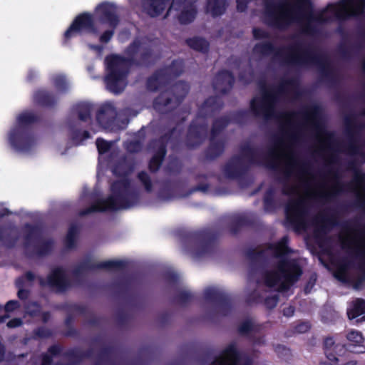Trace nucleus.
I'll return each instance as SVG.
<instances>
[{
  "mask_svg": "<svg viewBox=\"0 0 365 365\" xmlns=\"http://www.w3.org/2000/svg\"><path fill=\"white\" fill-rule=\"evenodd\" d=\"M250 0H237V9L245 11ZM365 15V0H340L325 9L313 12L309 0H287L274 9L269 23L278 28L297 24L304 33L312 34L315 26L334 19Z\"/></svg>",
  "mask_w": 365,
  "mask_h": 365,
  "instance_id": "nucleus-1",
  "label": "nucleus"
},
{
  "mask_svg": "<svg viewBox=\"0 0 365 365\" xmlns=\"http://www.w3.org/2000/svg\"><path fill=\"white\" fill-rule=\"evenodd\" d=\"M269 158L268 164L270 166L282 167L288 176L295 177L300 185L307 187L304 195L300 193L299 187H294L293 192L297 193V197L290 200L286 208V216L289 222L299 229L306 230L307 227L306 198L324 197L328 195L337 193L340 191V188L336 187L327 193L324 188L316 190L310 187L309 173L299 160L291 143L279 142L271 150ZM337 187L339 185H337Z\"/></svg>",
  "mask_w": 365,
  "mask_h": 365,
  "instance_id": "nucleus-2",
  "label": "nucleus"
},
{
  "mask_svg": "<svg viewBox=\"0 0 365 365\" xmlns=\"http://www.w3.org/2000/svg\"><path fill=\"white\" fill-rule=\"evenodd\" d=\"M130 171L125 162L118 165L113 172L120 179L112 185L110 197L107 200L96 201L88 209L83 210L81 215L126 209L135 205L138 200V194L128 178Z\"/></svg>",
  "mask_w": 365,
  "mask_h": 365,
  "instance_id": "nucleus-3",
  "label": "nucleus"
},
{
  "mask_svg": "<svg viewBox=\"0 0 365 365\" xmlns=\"http://www.w3.org/2000/svg\"><path fill=\"white\" fill-rule=\"evenodd\" d=\"M287 237L269 247L271 252L277 257L278 264L267 271L263 277V282L276 291L287 290L301 275V269L294 258H291L287 247Z\"/></svg>",
  "mask_w": 365,
  "mask_h": 365,
  "instance_id": "nucleus-4",
  "label": "nucleus"
},
{
  "mask_svg": "<svg viewBox=\"0 0 365 365\" xmlns=\"http://www.w3.org/2000/svg\"><path fill=\"white\" fill-rule=\"evenodd\" d=\"M35 119L34 114L31 112H24L19 115L16 124L11 129L8 135L9 143L15 151L26 153L36 145V138L26 127Z\"/></svg>",
  "mask_w": 365,
  "mask_h": 365,
  "instance_id": "nucleus-5",
  "label": "nucleus"
},
{
  "mask_svg": "<svg viewBox=\"0 0 365 365\" xmlns=\"http://www.w3.org/2000/svg\"><path fill=\"white\" fill-rule=\"evenodd\" d=\"M107 76L105 82L107 88L114 93L121 92L126 86L125 76L129 61L119 56L112 55L106 59Z\"/></svg>",
  "mask_w": 365,
  "mask_h": 365,
  "instance_id": "nucleus-6",
  "label": "nucleus"
},
{
  "mask_svg": "<svg viewBox=\"0 0 365 365\" xmlns=\"http://www.w3.org/2000/svg\"><path fill=\"white\" fill-rule=\"evenodd\" d=\"M254 52L262 55L274 53L276 57L281 58L282 61L293 63H306L312 57V54L304 51L299 47H293L281 51H276L272 46L267 41L256 45Z\"/></svg>",
  "mask_w": 365,
  "mask_h": 365,
  "instance_id": "nucleus-7",
  "label": "nucleus"
},
{
  "mask_svg": "<svg viewBox=\"0 0 365 365\" xmlns=\"http://www.w3.org/2000/svg\"><path fill=\"white\" fill-rule=\"evenodd\" d=\"M98 28L96 26L93 16L90 14H82L78 16L73 24L65 32L64 37L69 39L78 34L97 35Z\"/></svg>",
  "mask_w": 365,
  "mask_h": 365,
  "instance_id": "nucleus-8",
  "label": "nucleus"
},
{
  "mask_svg": "<svg viewBox=\"0 0 365 365\" xmlns=\"http://www.w3.org/2000/svg\"><path fill=\"white\" fill-rule=\"evenodd\" d=\"M275 95L264 91L260 96L253 99L251 108L256 115L269 119L275 117Z\"/></svg>",
  "mask_w": 365,
  "mask_h": 365,
  "instance_id": "nucleus-9",
  "label": "nucleus"
},
{
  "mask_svg": "<svg viewBox=\"0 0 365 365\" xmlns=\"http://www.w3.org/2000/svg\"><path fill=\"white\" fill-rule=\"evenodd\" d=\"M195 0H173L168 14L173 15L182 24L191 22L196 14L193 6Z\"/></svg>",
  "mask_w": 365,
  "mask_h": 365,
  "instance_id": "nucleus-10",
  "label": "nucleus"
},
{
  "mask_svg": "<svg viewBox=\"0 0 365 365\" xmlns=\"http://www.w3.org/2000/svg\"><path fill=\"white\" fill-rule=\"evenodd\" d=\"M95 16L98 23L108 25L110 28H115L118 22L115 6L111 3L99 4L96 9Z\"/></svg>",
  "mask_w": 365,
  "mask_h": 365,
  "instance_id": "nucleus-11",
  "label": "nucleus"
},
{
  "mask_svg": "<svg viewBox=\"0 0 365 365\" xmlns=\"http://www.w3.org/2000/svg\"><path fill=\"white\" fill-rule=\"evenodd\" d=\"M211 365H250V364L241 357L235 344H231Z\"/></svg>",
  "mask_w": 365,
  "mask_h": 365,
  "instance_id": "nucleus-12",
  "label": "nucleus"
},
{
  "mask_svg": "<svg viewBox=\"0 0 365 365\" xmlns=\"http://www.w3.org/2000/svg\"><path fill=\"white\" fill-rule=\"evenodd\" d=\"M174 91L177 93V97L175 100L168 98V94L165 93L155 100L154 103L155 108L160 111H163L161 106H168V108H172L173 104V106L177 104L185 96L188 91V86L184 83H178L175 86Z\"/></svg>",
  "mask_w": 365,
  "mask_h": 365,
  "instance_id": "nucleus-13",
  "label": "nucleus"
},
{
  "mask_svg": "<svg viewBox=\"0 0 365 365\" xmlns=\"http://www.w3.org/2000/svg\"><path fill=\"white\" fill-rule=\"evenodd\" d=\"M348 351L347 347L340 343L338 336H330L324 340V352L327 359L338 361L337 356H343Z\"/></svg>",
  "mask_w": 365,
  "mask_h": 365,
  "instance_id": "nucleus-14",
  "label": "nucleus"
},
{
  "mask_svg": "<svg viewBox=\"0 0 365 365\" xmlns=\"http://www.w3.org/2000/svg\"><path fill=\"white\" fill-rule=\"evenodd\" d=\"M116 115V110L111 103L103 105L98 112L96 120L100 127L104 129H112L111 123Z\"/></svg>",
  "mask_w": 365,
  "mask_h": 365,
  "instance_id": "nucleus-15",
  "label": "nucleus"
},
{
  "mask_svg": "<svg viewBox=\"0 0 365 365\" xmlns=\"http://www.w3.org/2000/svg\"><path fill=\"white\" fill-rule=\"evenodd\" d=\"M349 341L346 346L350 352L361 354L365 352V346L364 345V338L361 334L358 331H351L346 335Z\"/></svg>",
  "mask_w": 365,
  "mask_h": 365,
  "instance_id": "nucleus-16",
  "label": "nucleus"
},
{
  "mask_svg": "<svg viewBox=\"0 0 365 365\" xmlns=\"http://www.w3.org/2000/svg\"><path fill=\"white\" fill-rule=\"evenodd\" d=\"M48 283L59 291L64 289L68 285L67 275L61 268L53 270L48 277Z\"/></svg>",
  "mask_w": 365,
  "mask_h": 365,
  "instance_id": "nucleus-17",
  "label": "nucleus"
},
{
  "mask_svg": "<svg viewBox=\"0 0 365 365\" xmlns=\"http://www.w3.org/2000/svg\"><path fill=\"white\" fill-rule=\"evenodd\" d=\"M143 6L148 14L156 16L165 9V3L164 0H145Z\"/></svg>",
  "mask_w": 365,
  "mask_h": 365,
  "instance_id": "nucleus-18",
  "label": "nucleus"
},
{
  "mask_svg": "<svg viewBox=\"0 0 365 365\" xmlns=\"http://www.w3.org/2000/svg\"><path fill=\"white\" fill-rule=\"evenodd\" d=\"M234 81L233 76L228 71H222L216 78L215 83V89L225 92L229 89Z\"/></svg>",
  "mask_w": 365,
  "mask_h": 365,
  "instance_id": "nucleus-19",
  "label": "nucleus"
},
{
  "mask_svg": "<svg viewBox=\"0 0 365 365\" xmlns=\"http://www.w3.org/2000/svg\"><path fill=\"white\" fill-rule=\"evenodd\" d=\"M227 0H208L207 12L213 16L222 15L225 11Z\"/></svg>",
  "mask_w": 365,
  "mask_h": 365,
  "instance_id": "nucleus-20",
  "label": "nucleus"
},
{
  "mask_svg": "<svg viewBox=\"0 0 365 365\" xmlns=\"http://www.w3.org/2000/svg\"><path fill=\"white\" fill-rule=\"evenodd\" d=\"M351 190L362 198L365 197V174L357 173L351 185Z\"/></svg>",
  "mask_w": 365,
  "mask_h": 365,
  "instance_id": "nucleus-21",
  "label": "nucleus"
},
{
  "mask_svg": "<svg viewBox=\"0 0 365 365\" xmlns=\"http://www.w3.org/2000/svg\"><path fill=\"white\" fill-rule=\"evenodd\" d=\"M92 106L88 103H78L74 108V112L83 121H86L89 118Z\"/></svg>",
  "mask_w": 365,
  "mask_h": 365,
  "instance_id": "nucleus-22",
  "label": "nucleus"
},
{
  "mask_svg": "<svg viewBox=\"0 0 365 365\" xmlns=\"http://www.w3.org/2000/svg\"><path fill=\"white\" fill-rule=\"evenodd\" d=\"M365 312V302L356 299L348 309L347 314L350 319H354Z\"/></svg>",
  "mask_w": 365,
  "mask_h": 365,
  "instance_id": "nucleus-23",
  "label": "nucleus"
},
{
  "mask_svg": "<svg viewBox=\"0 0 365 365\" xmlns=\"http://www.w3.org/2000/svg\"><path fill=\"white\" fill-rule=\"evenodd\" d=\"M165 154V148L164 146L160 145L158 153L153 156L150 162V169L152 171H155L158 169Z\"/></svg>",
  "mask_w": 365,
  "mask_h": 365,
  "instance_id": "nucleus-24",
  "label": "nucleus"
},
{
  "mask_svg": "<svg viewBox=\"0 0 365 365\" xmlns=\"http://www.w3.org/2000/svg\"><path fill=\"white\" fill-rule=\"evenodd\" d=\"M187 44L193 49L205 51L208 48L207 42L202 38H193L187 41Z\"/></svg>",
  "mask_w": 365,
  "mask_h": 365,
  "instance_id": "nucleus-25",
  "label": "nucleus"
},
{
  "mask_svg": "<svg viewBox=\"0 0 365 365\" xmlns=\"http://www.w3.org/2000/svg\"><path fill=\"white\" fill-rule=\"evenodd\" d=\"M53 82L56 88L59 91H64L68 86V82L61 74H57L53 77Z\"/></svg>",
  "mask_w": 365,
  "mask_h": 365,
  "instance_id": "nucleus-26",
  "label": "nucleus"
},
{
  "mask_svg": "<svg viewBox=\"0 0 365 365\" xmlns=\"http://www.w3.org/2000/svg\"><path fill=\"white\" fill-rule=\"evenodd\" d=\"M34 98L36 101L43 105H49L51 103L50 95L45 91H38L35 93Z\"/></svg>",
  "mask_w": 365,
  "mask_h": 365,
  "instance_id": "nucleus-27",
  "label": "nucleus"
},
{
  "mask_svg": "<svg viewBox=\"0 0 365 365\" xmlns=\"http://www.w3.org/2000/svg\"><path fill=\"white\" fill-rule=\"evenodd\" d=\"M76 235L77 227L76 226H71L66 237V245L68 248H71L74 245L76 239Z\"/></svg>",
  "mask_w": 365,
  "mask_h": 365,
  "instance_id": "nucleus-28",
  "label": "nucleus"
},
{
  "mask_svg": "<svg viewBox=\"0 0 365 365\" xmlns=\"http://www.w3.org/2000/svg\"><path fill=\"white\" fill-rule=\"evenodd\" d=\"M334 276L339 280L346 282L348 279L347 266L340 265L335 271Z\"/></svg>",
  "mask_w": 365,
  "mask_h": 365,
  "instance_id": "nucleus-29",
  "label": "nucleus"
},
{
  "mask_svg": "<svg viewBox=\"0 0 365 365\" xmlns=\"http://www.w3.org/2000/svg\"><path fill=\"white\" fill-rule=\"evenodd\" d=\"M96 145L99 153L102 155L112 148L113 143L98 138L96 140Z\"/></svg>",
  "mask_w": 365,
  "mask_h": 365,
  "instance_id": "nucleus-30",
  "label": "nucleus"
},
{
  "mask_svg": "<svg viewBox=\"0 0 365 365\" xmlns=\"http://www.w3.org/2000/svg\"><path fill=\"white\" fill-rule=\"evenodd\" d=\"M318 138L322 146H327L329 145V140L327 133L319 126L317 125Z\"/></svg>",
  "mask_w": 365,
  "mask_h": 365,
  "instance_id": "nucleus-31",
  "label": "nucleus"
},
{
  "mask_svg": "<svg viewBox=\"0 0 365 365\" xmlns=\"http://www.w3.org/2000/svg\"><path fill=\"white\" fill-rule=\"evenodd\" d=\"M138 178L144 185L145 190L150 191L151 190V182L148 174L144 172L140 173L138 174Z\"/></svg>",
  "mask_w": 365,
  "mask_h": 365,
  "instance_id": "nucleus-32",
  "label": "nucleus"
},
{
  "mask_svg": "<svg viewBox=\"0 0 365 365\" xmlns=\"http://www.w3.org/2000/svg\"><path fill=\"white\" fill-rule=\"evenodd\" d=\"M279 120L287 126H291L294 121V116L292 113H284L279 117Z\"/></svg>",
  "mask_w": 365,
  "mask_h": 365,
  "instance_id": "nucleus-33",
  "label": "nucleus"
},
{
  "mask_svg": "<svg viewBox=\"0 0 365 365\" xmlns=\"http://www.w3.org/2000/svg\"><path fill=\"white\" fill-rule=\"evenodd\" d=\"M253 35L256 39L267 40L269 38L268 34L267 32H265L264 31L259 29H255L253 30Z\"/></svg>",
  "mask_w": 365,
  "mask_h": 365,
  "instance_id": "nucleus-34",
  "label": "nucleus"
},
{
  "mask_svg": "<svg viewBox=\"0 0 365 365\" xmlns=\"http://www.w3.org/2000/svg\"><path fill=\"white\" fill-rule=\"evenodd\" d=\"M140 46V41H135L132 45L128 48L127 53L128 56L133 55L135 52L139 51Z\"/></svg>",
  "mask_w": 365,
  "mask_h": 365,
  "instance_id": "nucleus-35",
  "label": "nucleus"
},
{
  "mask_svg": "<svg viewBox=\"0 0 365 365\" xmlns=\"http://www.w3.org/2000/svg\"><path fill=\"white\" fill-rule=\"evenodd\" d=\"M122 262L120 261H106L103 262L101 266L103 267H118L121 265Z\"/></svg>",
  "mask_w": 365,
  "mask_h": 365,
  "instance_id": "nucleus-36",
  "label": "nucleus"
},
{
  "mask_svg": "<svg viewBox=\"0 0 365 365\" xmlns=\"http://www.w3.org/2000/svg\"><path fill=\"white\" fill-rule=\"evenodd\" d=\"M251 327H252L251 322L250 321H246L240 325L239 329L242 334H246L250 330Z\"/></svg>",
  "mask_w": 365,
  "mask_h": 365,
  "instance_id": "nucleus-37",
  "label": "nucleus"
},
{
  "mask_svg": "<svg viewBox=\"0 0 365 365\" xmlns=\"http://www.w3.org/2000/svg\"><path fill=\"white\" fill-rule=\"evenodd\" d=\"M160 81L161 80L156 76H153V77L150 78L148 82V88L151 90H154V89L157 88V87L155 86V83H159L160 82Z\"/></svg>",
  "mask_w": 365,
  "mask_h": 365,
  "instance_id": "nucleus-38",
  "label": "nucleus"
},
{
  "mask_svg": "<svg viewBox=\"0 0 365 365\" xmlns=\"http://www.w3.org/2000/svg\"><path fill=\"white\" fill-rule=\"evenodd\" d=\"M113 34V31L108 30L105 31L100 37L101 41L104 43L108 42L111 38Z\"/></svg>",
  "mask_w": 365,
  "mask_h": 365,
  "instance_id": "nucleus-39",
  "label": "nucleus"
},
{
  "mask_svg": "<svg viewBox=\"0 0 365 365\" xmlns=\"http://www.w3.org/2000/svg\"><path fill=\"white\" fill-rule=\"evenodd\" d=\"M83 138H78V134H73V141L75 144H78L81 143L83 140L89 138V134L88 132L84 131L83 133Z\"/></svg>",
  "mask_w": 365,
  "mask_h": 365,
  "instance_id": "nucleus-40",
  "label": "nucleus"
},
{
  "mask_svg": "<svg viewBox=\"0 0 365 365\" xmlns=\"http://www.w3.org/2000/svg\"><path fill=\"white\" fill-rule=\"evenodd\" d=\"M17 306L18 302L16 301H10L6 304L5 309L6 312H11L15 309Z\"/></svg>",
  "mask_w": 365,
  "mask_h": 365,
  "instance_id": "nucleus-41",
  "label": "nucleus"
},
{
  "mask_svg": "<svg viewBox=\"0 0 365 365\" xmlns=\"http://www.w3.org/2000/svg\"><path fill=\"white\" fill-rule=\"evenodd\" d=\"M21 324V321L19 319H14L10 320L7 323V326L10 328H14L20 326Z\"/></svg>",
  "mask_w": 365,
  "mask_h": 365,
  "instance_id": "nucleus-42",
  "label": "nucleus"
},
{
  "mask_svg": "<svg viewBox=\"0 0 365 365\" xmlns=\"http://www.w3.org/2000/svg\"><path fill=\"white\" fill-rule=\"evenodd\" d=\"M216 293H217V290H216V289H215V288H213V287H212V288H208V289H207L205 290V296H206V297H207V298H210V297H211L212 296L215 295V294H216Z\"/></svg>",
  "mask_w": 365,
  "mask_h": 365,
  "instance_id": "nucleus-43",
  "label": "nucleus"
},
{
  "mask_svg": "<svg viewBox=\"0 0 365 365\" xmlns=\"http://www.w3.org/2000/svg\"><path fill=\"white\" fill-rule=\"evenodd\" d=\"M51 359L49 355L46 354L43 356L41 365H50Z\"/></svg>",
  "mask_w": 365,
  "mask_h": 365,
  "instance_id": "nucleus-44",
  "label": "nucleus"
},
{
  "mask_svg": "<svg viewBox=\"0 0 365 365\" xmlns=\"http://www.w3.org/2000/svg\"><path fill=\"white\" fill-rule=\"evenodd\" d=\"M28 296V292L26 290H23V289H20L19 290L18 292V297L20 298V299H25Z\"/></svg>",
  "mask_w": 365,
  "mask_h": 365,
  "instance_id": "nucleus-45",
  "label": "nucleus"
},
{
  "mask_svg": "<svg viewBox=\"0 0 365 365\" xmlns=\"http://www.w3.org/2000/svg\"><path fill=\"white\" fill-rule=\"evenodd\" d=\"M294 313V308L292 307H289L287 309H284V314L286 316H292Z\"/></svg>",
  "mask_w": 365,
  "mask_h": 365,
  "instance_id": "nucleus-46",
  "label": "nucleus"
},
{
  "mask_svg": "<svg viewBox=\"0 0 365 365\" xmlns=\"http://www.w3.org/2000/svg\"><path fill=\"white\" fill-rule=\"evenodd\" d=\"M32 306L34 307V310H31L29 308H28V310L27 312L30 314H35L36 312H38L39 310V307L37 304L36 303H34L32 304Z\"/></svg>",
  "mask_w": 365,
  "mask_h": 365,
  "instance_id": "nucleus-47",
  "label": "nucleus"
},
{
  "mask_svg": "<svg viewBox=\"0 0 365 365\" xmlns=\"http://www.w3.org/2000/svg\"><path fill=\"white\" fill-rule=\"evenodd\" d=\"M8 213V210L6 208L4 207L1 205H0V217H3Z\"/></svg>",
  "mask_w": 365,
  "mask_h": 365,
  "instance_id": "nucleus-48",
  "label": "nucleus"
},
{
  "mask_svg": "<svg viewBox=\"0 0 365 365\" xmlns=\"http://www.w3.org/2000/svg\"><path fill=\"white\" fill-rule=\"evenodd\" d=\"M337 364V361H329L327 359V361H322L320 365H336Z\"/></svg>",
  "mask_w": 365,
  "mask_h": 365,
  "instance_id": "nucleus-49",
  "label": "nucleus"
},
{
  "mask_svg": "<svg viewBox=\"0 0 365 365\" xmlns=\"http://www.w3.org/2000/svg\"><path fill=\"white\" fill-rule=\"evenodd\" d=\"M307 329H309V325L307 324H302L299 327V331H305Z\"/></svg>",
  "mask_w": 365,
  "mask_h": 365,
  "instance_id": "nucleus-50",
  "label": "nucleus"
},
{
  "mask_svg": "<svg viewBox=\"0 0 365 365\" xmlns=\"http://www.w3.org/2000/svg\"><path fill=\"white\" fill-rule=\"evenodd\" d=\"M231 166H232V165H231V164H230V165H228L227 166V168H226V173H227V175L228 176H230V177H233L234 174H233V173H232L229 170L230 167H231Z\"/></svg>",
  "mask_w": 365,
  "mask_h": 365,
  "instance_id": "nucleus-51",
  "label": "nucleus"
},
{
  "mask_svg": "<svg viewBox=\"0 0 365 365\" xmlns=\"http://www.w3.org/2000/svg\"><path fill=\"white\" fill-rule=\"evenodd\" d=\"M36 232H37V230L34 228H32L31 230V234L29 237H32L33 236H34L36 234Z\"/></svg>",
  "mask_w": 365,
  "mask_h": 365,
  "instance_id": "nucleus-52",
  "label": "nucleus"
},
{
  "mask_svg": "<svg viewBox=\"0 0 365 365\" xmlns=\"http://www.w3.org/2000/svg\"><path fill=\"white\" fill-rule=\"evenodd\" d=\"M344 365H356V362L354 361H350L344 364Z\"/></svg>",
  "mask_w": 365,
  "mask_h": 365,
  "instance_id": "nucleus-53",
  "label": "nucleus"
},
{
  "mask_svg": "<svg viewBox=\"0 0 365 365\" xmlns=\"http://www.w3.org/2000/svg\"><path fill=\"white\" fill-rule=\"evenodd\" d=\"M92 48L96 49L98 51H101L102 50V47L96 46H91Z\"/></svg>",
  "mask_w": 365,
  "mask_h": 365,
  "instance_id": "nucleus-54",
  "label": "nucleus"
},
{
  "mask_svg": "<svg viewBox=\"0 0 365 365\" xmlns=\"http://www.w3.org/2000/svg\"><path fill=\"white\" fill-rule=\"evenodd\" d=\"M217 127V123L216 122L214 125L213 130H212L214 133L216 132Z\"/></svg>",
  "mask_w": 365,
  "mask_h": 365,
  "instance_id": "nucleus-55",
  "label": "nucleus"
},
{
  "mask_svg": "<svg viewBox=\"0 0 365 365\" xmlns=\"http://www.w3.org/2000/svg\"><path fill=\"white\" fill-rule=\"evenodd\" d=\"M272 302L273 305L274 306L277 304V299L275 297H273L272 299Z\"/></svg>",
  "mask_w": 365,
  "mask_h": 365,
  "instance_id": "nucleus-56",
  "label": "nucleus"
},
{
  "mask_svg": "<svg viewBox=\"0 0 365 365\" xmlns=\"http://www.w3.org/2000/svg\"><path fill=\"white\" fill-rule=\"evenodd\" d=\"M27 277L29 279H33V274H31V273H29L27 274Z\"/></svg>",
  "mask_w": 365,
  "mask_h": 365,
  "instance_id": "nucleus-57",
  "label": "nucleus"
},
{
  "mask_svg": "<svg viewBox=\"0 0 365 365\" xmlns=\"http://www.w3.org/2000/svg\"><path fill=\"white\" fill-rule=\"evenodd\" d=\"M4 318H0V322H2L4 321Z\"/></svg>",
  "mask_w": 365,
  "mask_h": 365,
  "instance_id": "nucleus-58",
  "label": "nucleus"
},
{
  "mask_svg": "<svg viewBox=\"0 0 365 365\" xmlns=\"http://www.w3.org/2000/svg\"><path fill=\"white\" fill-rule=\"evenodd\" d=\"M311 118H312L314 121H315V117H311Z\"/></svg>",
  "mask_w": 365,
  "mask_h": 365,
  "instance_id": "nucleus-59",
  "label": "nucleus"
},
{
  "mask_svg": "<svg viewBox=\"0 0 365 365\" xmlns=\"http://www.w3.org/2000/svg\"><path fill=\"white\" fill-rule=\"evenodd\" d=\"M166 0H164V2H165Z\"/></svg>",
  "mask_w": 365,
  "mask_h": 365,
  "instance_id": "nucleus-60",
  "label": "nucleus"
}]
</instances>
